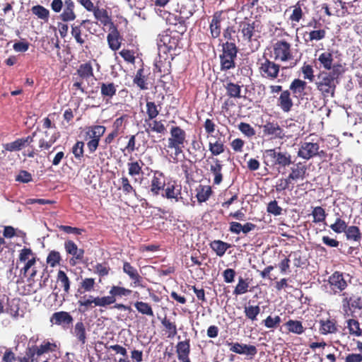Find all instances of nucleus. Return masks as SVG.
<instances>
[{
	"mask_svg": "<svg viewBox=\"0 0 362 362\" xmlns=\"http://www.w3.org/2000/svg\"><path fill=\"white\" fill-rule=\"evenodd\" d=\"M342 308L346 314L349 312L353 313L356 310L362 309V296L358 293H349L344 292L341 295Z\"/></svg>",
	"mask_w": 362,
	"mask_h": 362,
	"instance_id": "13",
	"label": "nucleus"
},
{
	"mask_svg": "<svg viewBox=\"0 0 362 362\" xmlns=\"http://www.w3.org/2000/svg\"><path fill=\"white\" fill-rule=\"evenodd\" d=\"M346 327L349 334L351 336L359 337L362 336V329L359 322L355 319H349L346 320Z\"/></svg>",
	"mask_w": 362,
	"mask_h": 362,
	"instance_id": "46",
	"label": "nucleus"
},
{
	"mask_svg": "<svg viewBox=\"0 0 362 362\" xmlns=\"http://www.w3.org/2000/svg\"><path fill=\"white\" fill-rule=\"evenodd\" d=\"M225 19L224 13L222 11L215 12L209 24V30L211 37L216 39L220 37L221 33V23Z\"/></svg>",
	"mask_w": 362,
	"mask_h": 362,
	"instance_id": "21",
	"label": "nucleus"
},
{
	"mask_svg": "<svg viewBox=\"0 0 362 362\" xmlns=\"http://www.w3.org/2000/svg\"><path fill=\"white\" fill-rule=\"evenodd\" d=\"M162 197L168 199H174L176 202L181 198V186L176 184L175 181H170L165 184L162 190Z\"/></svg>",
	"mask_w": 362,
	"mask_h": 362,
	"instance_id": "24",
	"label": "nucleus"
},
{
	"mask_svg": "<svg viewBox=\"0 0 362 362\" xmlns=\"http://www.w3.org/2000/svg\"><path fill=\"white\" fill-rule=\"evenodd\" d=\"M78 310L81 313L87 312L95 307L106 308L105 301L103 296H95L85 295L78 300Z\"/></svg>",
	"mask_w": 362,
	"mask_h": 362,
	"instance_id": "15",
	"label": "nucleus"
},
{
	"mask_svg": "<svg viewBox=\"0 0 362 362\" xmlns=\"http://www.w3.org/2000/svg\"><path fill=\"white\" fill-rule=\"evenodd\" d=\"M72 334L82 345L86 344L87 339L86 329L82 321H78L75 324Z\"/></svg>",
	"mask_w": 362,
	"mask_h": 362,
	"instance_id": "38",
	"label": "nucleus"
},
{
	"mask_svg": "<svg viewBox=\"0 0 362 362\" xmlns=\"http://www.w3.org/2000/svg\"><path fill=\"white\" fill-rule=\"evenodd\" d=\"M75 74L78 77L76 78V81L73 83V88L83 93L86 92V88L83 86V81H89L90 79L95 78L92 62L88 61L81 64Z\"/></svg>",
	"mask_w": 362,
	"mask_h": 362,
	"instance_id": "10",
	"label": "nucleus"
},
{
	"mask_svg": "<svg viewBox=\"0 0 362 362\" xmlns=\"http://www.w3.org/2000/svg\"><path fill=\"white\" fill-rule=\"evenodd\" d=\"M320 26L319 21L314 18L308 23L307 27H313L314 30L303 33L305 43L320 41L326 37L327 31L325 28H320Z\"/></svg>",
	"mask_w": 362,
	"mask_h": 362,
	"instance_id": "12",
	"label": "nucleus"
},
{
	"mask_svg": "<svg viewBox=\"0 0 362 362\" xmlns=\"http://www.w3.org/2000/svg\"><path fill=\"white\" fill-rule=\"evenodd\" d=\"M329 227L334 232L337 233H341L345 232L347 228V224L344 220L338 217L336 218L335 222L333 224H331Z\"/></svg>",
	"mask_w": 362,
	"mask_h": 362,
	"instance_id": "63",
	"label": "nucleus"
},
{
	"mask_svg": "<svg viewBox=\"0 0 362 362\" xmlns=\"http://www.w3.org/2000/svg\"><path fill=\"white\" fill-rule=\"evenodd\" d=\"M187 143L186 132L179 126L171 127L167 147L174 151L175 158L183 153V149Z\"/></svg>",
	"mask_w": 362,
	"mask_h": 362,
	"instance_id": "5",
	"label": "nucleus"
},
{
	"mask_svg": "<svg viewBox=\"0 0 362 362\" xmlns=\"http://www.w3.org/2000/svg\"><path fill=\"white\" fill-rule=\"evenodd\" d=\"M118 182L119 186L117 187L118 190H121L124 194L136 195V189L132 185L129 178L126 175H122L119 180Z\"/></svg>",
	"mask_w": 362,
	"mask_h": 362,
	"instance_id": "39",
	"label": "nucleus"
},
{
	"mask_svg": "<svg viewBox=\"0 0 362 362\" xmlns=\"http://www.w3.org/2000/svg\"><path fill=\"white\" fill-rule=\"evenodd\" d=\"M265 169L285 168L293 163L291 155L287 151H281L280 148L267 149L262 154Z\"/></svg>",
	"mask_w": 362,
	"mask_h": 362,
	"instance_id": "3",
	"label": "nucleus"
},
{
	"mask_svg": "<svg viewBox=\"0 0 362 362\" xmlns=\"http://www.w3.org/2000/svg\"><path fill=\"white\" fill-rule=\"evenodd\" d=\"M37 259V255L31 248L25 247L21 250L16 262V268L21 263H23V266L20 269V276L27 278L28 281H33L37 274L35 267Z\"/></svg>",
	"mask_w": 362,
	"mask_h": 362,
	"instance_id": "2",
	"label": "nucleus"
},
{
	"mask_svg": "<svg viewBox=\"0 0 362 362\" xmlns=\"http://www.w3.org/2000/svg\"><path fill=\"white\" fill-rule=\"evenodd\" d=\"M272 53L275 61L281 62H291V66L296 65L295 59L296 52L294 51L292 44L286 39L276 40L272 43Z\"/></svg>",
	"mask_w": 362,
	"mask_h": 362,
	"instance_id": "4",
	"label": "nucleus"
},
{
	"mask_svg": "<svg viewBox=\"0 0 362 362\" xmlns=\"http://www.w3.org/2000/svg\"><path fill=\"white\" fill-rule=\"evenodd\" d=\"M56 282L57 284L61 288H62L65 295L69 294L71 288V280L64 271L59 269L57 272L56 276Z\"/></svg>",
	"mask_w": 362,
	"mask_h": 362,
	"instance_id": "36",
	"label": "nucleus"
},
{
	"mask_svg": "<svg viewBox=\"0 0 362 362\" xmlns=\"http://www.w3.org/2000/svg\"><path fill=\"white\" fill-rule=\"evenodd\" d=\"M238 49L234 42L226 41L222 44V53L220 54L221 71H228L235 67V59Z\"/></svg>",
	"mask_w": 362,
	"mask_h": 362,
	"instance_id": "6",
	"label": "nucleus"
},
{
	"mask_svg": "<svg viewBox=\"0 0 362 362\" xmlns=\"http://www.w3.org/2000/svg\"><path fill=\"white\" fill-rule=\"evenodd\" d=\"M344 233L347 240L359 242L361 239V233L359 228L357 226H347Z\"/></svg>",
	"mask_w": 362,
	"mask_h": 362,
	"instance_id": "54",
	"label": "nucleus"
},
{
	"mask_svg": "<svg viewBox=\"0 0 362 362\" xmlns=\"http://www.w3.org/2000/svg\"><path fill=\"white\" fill-rule=\"evenodd\" d=\"M52 325L62 327L64 329L69 328L73 323L74 318L71 315L66 311L54 313L49 319Z\"/></svg>",
	"mask_w": 362,
	"mask_h": 362,
	"instance_id": "18",
	"label": "nucleus"
},
{
	"mask_svg": "<svg viewBox=\"0 0 362 362\" xmlns=\"http://www.w3.org/2000/svg\"><path fill=\"white\" fill-rule=\"evenodd\" d=\"M86 23L91 24L90 20H83L78 25L74 23L71 25V35L75 40L76 42L81 46H83L88 37V35L83 34L82 30V26Z\"/></svg>",
	"mask_w": 362,
	"mask_h": 362,
	"instance_id": "25",
	"label": "nucleus"
},
{
	"mask_svg": "<svg viewBox=\"0 0 362 362\" xmlns=\"http://www.w3.org/2000/svg\"><path fill=\"white\" fill-rule=\"evenodd\" d=\"M51 8L55 13L62 12L59 16L63 22H70L76 20L77 16L75 12V3L73 0H52Z\"/></svg>",
	"mask_w": 362,
	"mask_h": 362,
	"instance_id": "8",
	"label": "nucleus"
},
{
	"mask_svg": "<svg viewBox=\"0 0 362 362\" xmlns=\"http://www.w3.org/2000/svg\"><path fill=\"white\" fill-rule=\"evenodd\" d=\"M212 193L211 187L209 185H199L197 189V198L199 202H204L209 199Z\"/></svg>",
	"mask_w": 362,
	"mask_h": 362,
	"instance_id": "53",
	"label": "nucleus"
},
{
	"mask_svg": "<svg viewBox=\"0 0 362 362\" xmlns=\"http://www.w3.org/2000/svg\"><path fill=\"white\" fill-rule=\"evenodd\" d=\"M92 12L93 13L95 19L99 21L100 25L109 28L115 25L111 16L109 15L106 9L100 8L98 6H96Z\"/></svg>",
	"mask_w": 362,
	"mask_h": 362,
	"instance_id": "32",
	"label": "nucleus"
},
{
	"mask_svg": "<svg viewBox=\"0 0 362 362\" xmlns=\"http://www.w3.org/2000/svg\"><path fill=\"white\" fill-rule=\"evenodd\" d=\"M328 284L334 294H339L343 292L348 286L344 273L336 271L328 278Z\"/></svg>",
	"mask_w": 362,
	"mask_h": 362,
	"instance_id": "16",
	"label": "nucleus"
},
{
	"mask_svg": "<svg viewBox=\"0 0 362 362\" xmlns=\"http://www.w3.org/2000/svg\"><path fill=\"white\" fill-rule=\"evenodd\" d=\"M146 80L144 69H139L133 78L134 83L136 84L141 90H147L148 88L147 86Z\"/></svg>",
	"mask_w": 362,
	"mask_h": 362,
	"instance_id": "51",
	"label": "nucleus"
},
{
	"mask_svg": "<svg viewBox=\"0 0 362 362\" xmlns=\"http://www.w3.org/2000/svg\"><path fill=\"white\" fill-rule=\"evenodd\" d=\"M317 149H320L318 143L305 141L301 144L298 156L301 158L310 160L317 156Z\"/></svg>",
	"mask_w": 362,
	"mask_h": 362,
	"instance_id": "20",
	"label": "nucleus"
},
{
	"mask_svg": "<svg viewBox=\"0 0 362 362\" xmlns=\"http://www.w3.org/2000/svg\"><path fill=\"white\" fill-rule=\"evenodd\" d=\"M176 354L180 362H191L190 354V339L178 341L176 346Z\"/></svg>",
	"mask_w": 362,
	"mask_h": 362,
	"instance_id": "26",
	"label": "nucleus"
},
{
	"mask_svg": "<svg viewBox=\"0 0 362 362\" xmlns=\"http://www.w3.org/2000/svg\"><path fill=\"white\" fill-rule=\"evenodd\" d=\"M303 5L304 0H300L293 6L292 13L288 18L293 25L299 23L304 18L305 13L302 9Z\"/></svg>",
	"mask_w": 362,
	"mask_h": 362,
	"instance_id": "37",
	"label": "nucleus"
},
{
	"mask_svg": "<svg viewBox=\"0 0 362 362\" xmlns=\"http://www.w3.org/2000/svg\"><path fill=\"white\" fill-rule=\"evenodd\" d=\"M109 31L107 36L108 46L112 51H117L121 47L122 37L115 25L109 28Z\"/></svg>",
	"mask_w": 362,
	"mask_h": 362,
	"instance_id": "29",
	"label": "nucleus"
},
{
	"mask_svg": "<svg viewBox=\"0 0 362 362\" xmlns=\"http://www.w3.org/2000/svg\"><path fill=\"white\" fill-rule=\"evenodd\" d=\"M59 136L57 134H54L46 140L42 138L39 140V147L41 150H48L50 147L57 141Z\"/></svg>",
	"mask_w": 362,
	"mask_h": 362,
	"instance_id": "61",
	"label": "nucleus"
},
{
	"mask_svg": "<svg viewBox=\"0 0 362 362\" xmlns=\"http://www.w3.org/2000/svg\"><path fill=\"white\" fill-rule=\"evenodd\" d=\"M276 62L270 60L264 54L257 59V70L262 78L274 81L279 77L281 66Z\"/></svg>",
	"mask_w": 362,
	"mask_h": 362,
	"instance_id": "7",
	"label": "nucleus"
},
{
	"mask_svg": "<svg viewBox=\"0 0 362 362\" xmlns=\"http://www.w3.org/2000/svg\"><path fill=\"white\" fill-rule=\"evenodd\" d=\"M132 293V291L118 286L111 287L109 293L110 296H103L106 306L110 305L116 302V297L128 296Z\"/></svg>",
	"mask_w": 362,
	"mask_h": 362,
	"instance_id": "23",
	"label": "nucleus"
},
{
	"mask_svg": "<svg viewBox=\"0 0 362 362\" xmlns=\"http://www.w3.org/2000/svg\"><path fill=\"white\" fill-rule=\"evenodd\" d=\"M307 170V165L304 163L298 162L291 168V172L288 176L292 182L303 180L308 175Z\"/></svg>",
	"mask_w": 362,
	"mask_h": 362,
	"instance_id": "28",
	"label": "nucleus"
},
{
	"mask_svg": "<svg viewBox=\"0 0 362 362\" xmlns=\"http://www.w3.org/2000/svg\"><path fill=\"white\" fill-rule=\"evenodd\" d=\"M263 133L266 136H272L274 139H283L285 137L284 129L280 127L277 122L267 121L262 126Z\"/></svg>",
	"mask_w": 362,
	"mask_h": 362,
	"instance_id": "22",
	"label": "nucleus"
},
{
	"mask_svg": "<svg viewBox=\"0 0 362 362\" xmlns=\"http://www.w3.org/2000/svg\"><path fill=\"white\" fill-rule=\"evenodd\" d=\"M249 284L243 277H239L238 283L235 286L233 294L235 296L242 295L247 292Z\"/></svg>",
	"mask_w": 362,
	"mask_h": 362,
	"instance_id": "64",
	"label": "nucleus"
},
{
	"mask_svg": "<svg viewBox=\"0 0 362 362\" xmlns=\"http://www.w3.org/2000/svg\"><path fill=\"white\" fill-rule=\"evenodd\" d=\"M122 270L123 272L127 274L129 279L132 280L135 286H140L142 281V277L134 267L128 262H124Z\"/></svg>",
	"mask_w": 362,
	"mask_h": 362,
	"instance_id": "35",
	"label": "nucleus"
},
{
	"mask_svg": "<svg viewBox=\"0 0 362 362\" xmlns=\"http://www.w3.org/2000/svg\"><path fill=\"white\" fill-rule=\"evenodd\" d=\"M161 324L165 327V334L168 338H173L177 334L176 324L166 317L161 320Z\"/></svg>",
	"mask_w": 362,
	"mask_h": 362,
	"instance_id": "50",
	"label": "nucleus"
},
{
	"mask_svg": "<svg viewBox=\"0 0 362 362\" xmlns=\"http://www.w3.org/2000/svg\"><path fill=\"white\" fill-rule=\"evenodd\" d=\"M317 60L320 64V68L323 69V71H333L337 66L340 73L344 72V68L341 63H334L333 52L330 49L322 52Z\"/></svg>",
	"mask_w": 362,
	"mask_h": 362,
	"instance_id": "14",
	"label": "nucleus"
},
{
	"mask_svg": "<svg viewBox=\"0 0 362 362\" xmlns=\"http://www.w3.org/2000/svg\"><path fill=\"white\" fill-rule=\"evenodd\" d=\"M288 257L289 259H292L293 265L296 267H301L305 263V260L302 256V252L300 250L291 252V253L288 255Z\"/></svg>",
	"mask_w": 362,
	"mask_h": 362,
	"instance_id": "59",
	"label": "nucleus"
},
{
	"mask_svg": "<svg viewBox=\"0 0 362 362\" xmlns=\"http://www.w3.org/2000/svg\"><path fill=\"white\" fill-rule=\"evenodd\" d=\"M32 13L37 16L38 18L44 21H48L49 17V11L48 9L41 5H36L32 7Z\"/></svg>",
	"mask_w": 362,
	"mask_h": 362,
	"instance_id": "55",
	"label": "nucleus"
},
{
	"mask_svg": "<svg viewBox=\"0 0 362 362\" xmlns=\"http://www.w3.org/2000/svg\"><path fill=\"white\" fill-rule=\"evenodd\" d=\"M180 41V37L178 35L173 33V30L170 28L163 31L159 35L158 38V47L160 49H163L164 52L170 53L172 51H175L178 46Z\"/></svg>",
	"mask_w": 362,
	"mask_h": 362,
	"instance_id": "11",
	"label": "nucleus"
},
{
	"mask_svg": "<svg viewBox=\"0 0 362 362\" xmlns=\"http://www.w3.org/2000/svg\"><path fill=\"white\" fill-rule=\"evenodd\" d=\"M134 306L141 315L154 317L153 308L149 303L137 300L134 303Z\"/></svg>",
	"mask_w": 362,
	"mask_h": 362,
	"instance_id": "48",
	"label": "nucleus"
},
{
	"mask_svg": "<svg viewBox=\"0 0 362 362\" xmlns=\"http://www.w3.org/2000/svg\"><path fill=\"white\" fill-rule=\"evenodd\" d=\"M320 332L322 334L336 333L338 330L337 321L334 319L320 320Z\"/></svg>",
	"mask_w": 362,
	"mask_h": 362,
	"instance_id": "41",
	"label": "nucleus"
},
{
	"mask_svg": "<svg viewBox=\"0 0 362 362\" xmlns=\"http://www.w3.org/2000/svg\"><path fill=\"white\" fill-rule=\"evenodd\" d=\"M306 87L307 83L305 81L300 78H295L291 83L288 90L292 93L293 98L303 100L306 95Z\"/></svg>",
	"mask_w": 362,
	"mask_h": 362,
	"instance_id": "27",
	"label": "nucleus"
},
{
	"mask_svg": "<svg viewBox=\"0 0 362 362\" xmlns=\"http://www.w3.org/2000/svg\"><path fill=\"white\" fill-rule=\"evenodd\" d=\"M62 260L60 253L55 250H52L48 254L46 262L52 267L59 264Z\"/></svg>",
	"mask_w": 362,
	"mask_h": 362,
	"instance_id": "62",
	"label": "nucleus"
},
{
	"mask_svg": "<svg viewBox=\"0 0 362 362\" xmlns=\"http://www.w3.org/2000/svg\"><path fill=\"white\" fill-rule=\"evenodd\" d=\"M256 22L241 21L239 23V31L243 38L247 43H250L251 50L256 51L260 47V42L257 40L259 37V32L255 29Z\"/></svg>",
	"mask_w": 362,
	"mask_h": 362,
	"instance_id": "9",
	"label": "nucleus"
},
{
	"mask_svg": "<svg viewBox=\"0 0 362 362\" xmlns=\"http://www.w3.org/2000/svg\"><path fill=\"white\" fill-rule=\"evenodd\" d=\"M230 247V244L220 240H215L210 243V247L216 252V255L218 257L223 256L227 250Z\"/></svg>",
	"mask_w": 362,
	"mask_h": 362,
	"instance_id": "43",
	"label": "nucleus"
},
{
	"mask_svg": "<svg viewBox=\"0 0 362 362\" xmlns=\"http://www.w3.org/2000/svg\"><path fill=\"white\" fill-rule=\"evenodd\" d=\"M165 187V178L163 172L156 170L150 181V192L153 196H158Z\"/></svg>",
	"mask_w": 362,
	"mask_h": 362,
	"instance_id": "17",
	"label": "nucleus"
},
{
	"mask_svg": "<svg viewBox=\"0 0 362 362\" xmlns=\"http://www.w3.org/2000/svg\"><path fill=\"white\" fill-rule=\"evenodd\" d=\"M244 313L247 319L252 322L257 320V316L260 313L259 305H245L244 306Z\"/></svg>",
	"mask_w": 362,
	"mask_h": 362,
	"instance_id": "49",
	"label": "nucleus"
},
{
	"mask_svg": "<svg viewBox=\"0 0 362 362\" xmlns=\"http://www.w3.org/2000/svg\"><path fill=\"white\" fill-rule=\"evenodd\" d=\"M226 344L230 347V351L238 354H246L251 358L255 356L257 353V349L254 345L240 344L238 342L233 343L228 341Z\"/></svg>",
	"mask_w": 362,
	"mask_h": 362,
	"instance_id": "19",
	"label": "nucleus"
},
{
	"mask_svg": "<svg viewBox=\"0 0 362 362\" xmlns=\"http://www.w3.org/2000/svg\"><path fill=\"white\" fill-rule=\"evenodd\" d=\"M277 105L284 112H288L291 111L293 103L291 97V92L288 90H283L277 100Z\"/></svg>",
	"mask_w": 362,
	"mask_h": 362,
	"instance_id": "33",
	"label": "nucleus"
},
{
	"mask_svg": "<svg viewBox=\"0 0 362 362\" xmlns=\"http://www.w3.org/2000/svg\"><path fill=\"white\" fill-rule=\"evenodd\" d=\"M209 150L211 153V157L217 156L224 152L225 146L223 142L218 139L215 142L209 143Z\"/></svg>",
	"mask_w": 362,
	"mask_h": 362,
	"instance_id": "52",
	"label": "nucleus"
},
{
	"mask_svg": "<svg viewBox=\"0 0 362 362\" xmlns=\"http://www.w3.org/2000/svg\"><path fill=\"white\" fill-rule=\"evenodd\" d=\"M145 124L147 125V128L146 129L147 132H153L163 134L166 132V128L161 120L153 119L151 122H145Z\"/></svg>",
	"mask_w": 362,
	"mask_h": 362,
	"instance_id": "44",
	"label": "nucleus"
},
{
	"mask_svg": "<svg viewBox=\"0 0 362 362\" xmlns=\"http://www.w3.org/2000/svg\"><path fill=\"white\" fill-rule=\"evenodd\" d=\"M146 117L145 118L144 122H148L157 117L159 115L160 107L159 105H156L153 101L146 100Z\"/></svg>",
	"mask_w": 362,
	"mask_h": 362,
	"instance_id": "40",
	"label": "nucleus"
},
{
	"mask_svg": "<svg viewBox=\"0 0 362 362\" xmlns=\"http://www.w3.org/2000/svg\"><path fill=\"white\" fill-rule=\"evenodd\" d=\"M337 66L333 71H320L315 83L317 90L324 98H334L338 79L343 73H340Z\"/></svg>",
	"mask_w": 362,
	"mask_h": 362,
	"instance_id": "1",
	"label": "nucleus"
},
{
	"mask_svg": "<svg viewBox=\"0 0 362 362\" xmlns=\"http://www.w3.org/2000/svg\"><path fill=\"white\" fill-rule=\"evenodd\" d=\"M101 96L107 103L116 95L117 86L113 82L99 83Z\"/></svg>",
	"mask_w": 362,
	"mask_h": 362,
	"instance_id": "31",
	"label": "nucleus"
},
{
	"mask_svg": "<svg viewBox=\"0 0 362 362\" xmlns=\"http://www.w3.org/2000/svg\"><path fill=\"white\" fill-rule=\"evenodd\" d=\"M224 87L226 90V94L230 98H240L241 86L231 81H228Z\"/></svg>",
	"mask_w": 362,
	"mask_h": 362,
	"instance_id": "47",
	"label": "nucleus"
},
{
	"mask_svg": "<svg viewBox=\"0 0 362 362\" xmlns=\"http://www.w3.org/2000/svg\"><path fill=\"white\" fill-rule=\"evenodd\" d=\"M281 322V317L279 315L272 317L269 315L265 320L262 321V324L269 329L277 328Z\"/></svg>",
	"mask_w": 362,
	"mask_h": 362,
	"instance_id": "60",
	"label": "nucleus"
},
{
	"mask_svg": "<svg viewBox=\"0 0 362 362\" xmlns=\"http://www.w3.org/2000/svg\"><path fill=\"white\" fill-rule=\"evenodd\" d=\"M288 332L296 334H302L305 332V328L303 326L302 322L296 320H288L285 323Z\"/></svg>",
	"mask_w": 362,
	"mask_h": 362,
	"instance_id": "45",
	"label": "nucleus"
},
{
	"mask_svg": "<svg viewBox=\"0 0 362 362\" xmlns=\"http://www.w3.org/2000/svg\"><path fill=\"white\" fill-rule=\"evenodd\" d=\"M312 216H313V223L324 222L327 217V214L325 209L322 206H315L312 211Z\"/></svg>",
	"mask_w": 362,
	"mask_h": 362,
	"instance_id": "57",
	"label": "nucleus"
},
{
	"mask_svg": "<svg viewBox=\"0 0 362 362\" xmlns=\"http://www.w3.org/2000/svg\"><path fill=\"white\" fill-rule=\"evenodd\" d=\"M144 165V163L141 160H134V158L130 157L129 162L127 163L128 175L132 177H135L143 174L142 168Z\"/></svg>",
	"mask_w": 362,
	"mask_h": 362,
	"instance_id": "34",
	"label": "nucleus"
},
{
	"mask_svg": "<svg viewBox=\"0 0 362 362\" xmlns=\"http://www.w3.org/2000/svg\"><path fill=\"white\" fill-rule=\"evenodd\" d=\"M106 130L105 126L103 125H94L89 128L87 134L89 135L90 138L98 139L100 141V137L103 136Z\"/></svg>",
	"mask_w": 362,
	"mask_h": 362,
	"instance_id": "56",
	"label": "nucleus"
},
{
	"mask_svg": "<svg viewBox=\"0 0 362 362\" xmlns=\"http://www.w3.org/2000/svg\"><path fill=\"white\" fill-rule=\"evenodd\" d=\"M211 159V163L210 165V172L214 176V185H219L223 181L222 168L223 165L221 161L217 158L209 157L207 161Z\"/></svg>",
	"mask_w": 362,
	"mask_h": 362,
	"instance_id": "30",
	"label": "nucleus"
},
{
	"mask_svg": "<svg viewBox=\"0 0 362 362\" xmlns=\"http://www.w3.org/2000/svg\"><path fill=\"white\" fill-rule=\"evenodd\" d=\"M38 348L39 349L37 350V353H40L41 355H42L49 352L55 351L57 349V345L55 342H51L47 340H45L40 346H38Z\"/></svg>",
	"mask_w": 362,
	"mask_h": 362,
	"instance_id": "58",
	"label": "nucleus"
},
{
	"mask_svg": "<svg viewBox=\"0 0 362 362\" xmlns=\"http://www.w3.org/2000/svg\"><path fill=\"white\" fill-rule=\"evenodd\" d=\"M95 286L96 283L95 279L90 277L82 279L78 286V292L80 294H83L87 292L93 291Z\"/></svg>",
	"mask_w": 362,
	"mask_h": 362,
	"instance_id": "42",
	"label": "nucleus"
}]
</instances>
